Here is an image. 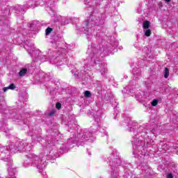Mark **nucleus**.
<instances>
[{
    "label": "nucleus",
    "instance_id": "39448f33",
    "mask_svg": "<svg viewBox=\"0 0 178 178\" xmlns=\"http://www.w3.org/2000/svg\"><path fill=\"white\" fill-rule=\"evenodd\" d=\"M62 41H63L62 37L59 38L56 36L54 38V40L51 42L53 48L56 50L53 51V55H49L50 62H52L54 59L61 60V62H65V60H66V50L61 47Z\"/></svg>",
    "mask_w": 178,
    "mask_h": 178
},
{
    "label": "nucleus",
    "instance_id": "c9c22d12",
    "mask_svg": "<svg viewBox=\"0 0 178 178\" xmlns=\"http://www.w3.org/2000/svg\"><path fill=\"white\" fill-rule=\"evenodd\" d=\"M88 154H89V155H91V154L90 152Z\"/></svg>",
    "mask_w": 178,
    "mask_h": 178
},
{
    "label": "nucleus",
    "instance_id": "5701e85b",
    "mask_svg": "<svg viewBox=\"0 0 178 178\" xmlns=\"http://www.w3.org/2000/svg\"><path fill=\"white\" fill-rule=\"evenodd\" d=\"M75 138H69V140H68V142H69V143H72V141H73V144H76V142L77 141V140H75Z\"/></svg>",
    "mask_w": 178,
    "mask_h": 178
},
{
    "label": "nucleus",
    "instance_id": "72a5a7b5",
    "mask_svg": "<svg viewBox=\"0 0 178 178\" xmlns=\"http://www.w3.org/2000/svg\"><path fill=\"white\" fill-rule=\"evenodd\" d=\"M131 124V121H130V122H129V124Z\"/></svg>",
    "mask_w": 178,
    "mask_h": 178
},
{
    "label": "nucleus",
    "instance_id": "7c9ffc66",
    "mask_svg": "<svg viewBox=\"0 0 178 178\" xmlns=\"http://www.w3.org/2000/svg\"><path fill=\"white\" fill-rule=\"evenodd\" d=\"M165 2H170L171 0H164Z\"/></svg>",
    "mask_w": 178,
    "mask_h": 178
},
{
    "label": "nucleus",
    "instance_id": "9b49d317",
    "mask_svg": "<svg viewBox=\"0 0 178 178\" xmlns=\"http://www.w3.org/2000/svg\"><path fill=\"white\" fill-rule=\"evenodd\" d=\"M72 73L76 79H80V77L84 74V72H79L76 69L73 70Z\"/></svg>",
    "mask_w": 178,
    "mask_h": 178
},
{
    "label": "nucleus",
    "instance_id": "dca6fc26",
    "mask_svg": "<svg viewBox=\"0 0 178 178\" xmlns=\"http://www.w3.org/2000/svg\"><path fill=\"white\" fill-rule=\"evenodd\" d=\"M159 102V99H154L152 100V102H151L152 104V106H156V105H158V103Z\"/></svg>",
    "mask_w": 178,
    "mask_h": 178
},
{
    "label": "nucleus",
    "instance_id": "393cba45",
    "mask_svg": "<svg viewBox=\"0 0 178 178\" xmlns=\"http://www.w3.org/2000/svg\"><path fill=\"white\" fill-rule=\"evenodd\" d=\"M167 178H173V175L172 173H168L167 175Z\"/></svg>",
    "mask_w": 178,
    "mask_h": 178
},
{
    "label": "nucleus",
    "instance_id": "423d86ee",
    "mask_svg": "<svg viewBox=\"0 0 178 178\" xmlns=\"http://www.w3.org/2000/svg\"><path fill=\"white\" fill-rule=\"evenodd\" d=\"M24 49L27 51L29 55L33 58L34 62H38L41 60L42 62H45L48 60L47 59V56L42 55V53L40 49H35L34 47V43L30 40H26L24 45Z\"/></svg>",
    "mask_w": 178,
    "mask_h": 178
},
{
    "label": "nucleus",
    "instance_id": "7ed1b4c3",
    "mask_svg": "<svg viewBox=\"0 0 178 178\" xmlns=\"http://www.w3.org/2000/svg\"><path fill=\"white\" fill-rule=\"evenodd\" d=\"M58 154H54V150L49 152V154H41L36 155L33 153H30L26 155V159L22 163L23 168H27L31 166L37 169L39 173H42L44 169L47 168V163L49 159H55Z\"/></svg>",
    "mask_w": 178,
    "mask_h": 178
},
{
    "label": "nucleus",
    "instance_id": "1a4fd4ad",
    "mask_svg": "<svg viewBox=\"0 0 178 178\" xmlns=\"http://www.w3.org/2000/svg\"><path fill=\"white\" fill-rule=\"evenodd\" d=\"M0 159L4 162H8L12 165V159L10 158V152L8 146H1L0 145Z\"/></svg>",
    "mask_w": 178,
    "mask_h": 178
},
{
    "label": "nucleus",
    "instance_id": "f257e3e1",
    "mask_svg": "<svg viewBox=\"0 0 178 178\" xmlns=\"http://www.w3.org/2000/svg\"><path fill=\"white\" fill-rule=\"evenodd\" d=\"M138 124L134 123L133 127H130L129 129V131L130 133H133L132 134V140L131 143H133L134 147V155L138 156L140 155V151L146 147H151V145H154V140L149 138L152 134H155L154 129H152L148 131V126H140L138 129Z\"/></svg>",
    "mask_w": 178,
    "mask_h": 178
},
{
    "label": "nucleus",
    "instance_id": "aec40b11",
    "mask_svg": "<svg viewBox=\"0 0 178 178\" xmlns=\"http://www.w3.org/2000/svg\"><path fill=\"white\" fill-rule=\"evenodd\" d=\"M51 32H52V28L48 27L46 29V35H49V34H51Z\"/></svg>",
    "mask_w": 178,
    "mask_h": 178
},
{
    "label": "nucleus",
    "instance_id": "473e14b6",
    "mask_svg": "<svg viewBox=\"0 0 178 178\" xmlns=\"http://www.w3.org/2000/svg\"><path fill=\"white\" fill-rule=\"evenodd\" d=\"M18 8H22V6H19Z\"/></svg>",
    "mask_w": 178,
    "mask_h": 178
},
{
    "label": "nucleus",
    "instance_id": "f704fd0d",
    "mask_svg": "<svg viewBox=\"0 0 178 178\" xmlns=\"http://www.w3.org/2000/svg\"><path fill=\"white\" fill-rule=\"evenodd\" d=\"M101 58H104V56H102Z\"/></svg>",
    "mask_w": 178,
    "mask_h": 178
},
{
    "label": "nucleus",
    "instance_id": "f3484780",
    "mask_svg": "<svg viewBox=\"0 0 178 178\" xmlns=\"http://www.w3.org/2000/svg\"><path fill=\"white\" fill-rule=\"evenodd\" d=\"M143 27V29H148L149 27V22H148V21L144 22Z\"/></svg>",
    "mask_w": 178,
    "mask_h": 178
},
{
    "label": "nucleus",
    "instance_id": "6ab92c4d",
    "mask_svg": "<svg viewBox=\"0 0 178 178\" xmlns=\"http://www.w3.org/2000/svg\"><path fill=\"white\" fill-rule=\"evenodd\" d=\"M84 97H86V98H90V97H91V92L88 90L85 91Z\"/></svg>",
    "mask_w": 178,
    "mask_h": 178
},
{
    "label": "nucleus",
    "instance_id": "ddd939ff",
    "mask_svg": "<svg viewBox=\"0 0 178 178\" xmlns=\"http://www.w3.org/2000/svg\"><path fill=\"white\" fill-rule=\"evenodd\" d=\"M26 74H27V68H22L19 72V76L20 77H23L26 76Z\"/></svg>",
    "mask_w": 178,
    "mask_h": 178
},
{
    "label": "nucleus",
    "instance_id": "c85d7f7f",
    "mask_svg": "<svg viewBox=\"0 0 178 178\" xmlns=\"http://www.w3.org/2000/svg\"><path fill=\"white\" fill-rule=\"evenodd\" d=\"M23 10H24L23 8L19 10V12H23Z\"/></svg>",
    "mask_w": 178,
    "mask_h": 178
},
{
    "label": "nucleus",
    "instance_id": "bb28decb",
    "mask_svg": "<svg viewBox=\"0 0 178 178\" xmlns=\"http://www.w3.org/2000/svg\"><path fill=\"white\" fill-rule=\"evenodd\" d=\"M54 113H55V112H51L49 115V116H52V115H54Z\"/></svg>",
    "mask_w": 178,
    "mask_h": 178
},
{
    "label": "nucleus",
    "instance_id": "e433bc0d",
    "mask_svg": "<svg viewBox=\"0 0 178 178\" xmlns=\"http://www.w3.org/2000/svg\"><path fill=\"white\" fill-rule=\"evenodd\" d=\"M78 138H79V136H77Z\"/></svg>",
    "mask_w": 178,
    "mask_h": 178
},
{
    "label": "nucleus",
    "instance_id": "4468645a",
    "mask_svg": "<svg viewBox=\"0 0 178 178\" xmlns=\"http://www.w3.org/2000/svg\"><path fill=\"white\" fill-rule=\"evenodd\" d=\"M132 72L134 77L137 78V76H140V70L138 68H134Z\"/></svg>",
    "mask_w": 178,
    "mask_h": 178
},
{
    "label": "nucleus",
    "instance_id": "2f4dec72",
    "mask_svg": "<svg viewBox=\"0 0 178 178\" xmlns=\"http://www.w3.org/2000/svg\"><path fill=\"white\" fill-rule=\"evenodd\" d=\"M57 65H58V66H60L62 64L57 63Z\"/></svg>",
    "mask_w": 178,
    "mask_h": 178
},
{
    "label": "nucleus",
    "instance_id": "9d476101",
    "mask_svg": "<svg viewBox=\"0 0 178 178\" xmlns=\"http://www.w3.org/2000/svg\"><path fill=\"white\" fill-rule=\"evenodd\" d=\"M92 133H95V131H93L92 132L88 130L83 131V134L81 136V140H92Z\"/></svg>",
    "mask_w": 178,
    "mask_h": 178
},
{
    "label": "nucleus",
    "instance_id": "a878e982",
    "mask_svg": "<svg viewBox=\"0 0 178 178\" xmlns=\"http://www.w3.org/2000/svg\"><path fill=\"white\" fill-rule=\"evenodd\" d=\"M8 90H9V88H8V87H4V88H3V91L4 92H6Z\"/></svg>",
    "mask_w": 178,
    "mask_h": 178
},
{
    "label": "nucleus",
    "instance_id": "4be33fe9",
    "mask_svg": "<svg viewBox=\"0 0 178 178\" xmlns=\"http://www.w3.org/2000/svg\"><path fill=\"white\" fill-rule=\"evenodd\" d=\"M8 87V90H15L16 88V86H15V84L11 83Z\"/></svg>",
    "mask_w": 178,
    "mask_h": 178
},
{
    "label": "nucleus",
    "instance_id": "0eeeda50",
    "mask_svg": "<svg viewBox=\"0 0 178 178\" xmlns=\"http://www.w3.org/2000/svg\"><path fill=\"white\" fill-rule=\"evenodd\" d=\"M106 161L109 163L111 168V177L119 178V168L122 165V160L117 155L110 154L106 157Z\"/></svg>",
    "mask_w": 178,
    "mask_h": 178
},
{
    "label": "nucleus",
    "instance_id": "412c9836",
    "mask_svg": "<svg viewBox=\"0 0 178 178\" xmlns=\"http://www.w3.org/2000/svg\"><path fill=\"white\" fill-rule=\"evenodd\" d=\"M145 35H146V37H149V35H151V30L147 29L145 31Z\"/></svg>",
    "mask_w": 178,
    "mask_h": 178
},
{
    "label": "nucleus",
    "instance_id": "6e6552de",
    "mask_svg": "<svg viewBox=\"0 0 178 178\" xmlns=\"http://www.w3.org/2000/svg\"><path fill=\"white\" fill-rule=\"evenodd\" d=\"M9 149L11 152H17V151H26V152H30L33 149V145H29L24 140H18L15 143H12L9 146Z\"/></svg>",
    "mask_w": 178,
    "mask_h": 178
},
{
    "label": "nucleus",
    "instance_id": "a211bd4d",
    "mask_svg": "<svg viewBox=\"0 0 178 178\" xmlns=\"http://www.w3.org/2000/svg\"><path fill=\"white\" fill-rule=\"evenodd\" d=\"M164 77L165 79H168L169 77V69L165 68L164 70Z\"/></svg>",
    "mask_w": 178,
    "mask_h": 178
},
{
    "label": "nucleus",
    "instance_id": "2eb2a0df",
    "mask_svg": "<svg viewBox=\"0 0 178 178\" xmlns=\"http://www.w3.org/2000/svg\"><path fill=\"white\" fill-rule=\"evenodd\" d=\"M129 90V86H127L123 90L122 92H124V94H131L133 92V90Z\"/></svg>",
    "mask_w": 178,
    "mask_h": 178
},
{
    "label": "nucleus",
    "instance_id": "b1692460",
    "mask_svg": "<svg viewBox=\"0 0 178 178\" xmlns=\"http://www.w3.org/2000/svg\"><path fill=\"white\" fill-rule=\"evenodd\" d=\"M62 104H60V103H56V107L57 109H59L60 108H61Z\"/></svg>",
    "mask_w": 178,
    "mask_h": 178
},
{
    "label": "nucleus",
    "instance_id": "f8f14e48",
    "mask_svg": "<svg viewBox=\"0 0 178 178\" xmlns=\"http://www.w3.org/2000/svg\"><path fill=\"white\" fill-rule=\"evenodd\" d=\"M95 125L97 127V130H99V126H101V118L98 116H95Z\"/></svg>",
    "mask_w": 178,
    "mask_h": 178
},
{
    "label": "nucleus",
    "instance_id": "c756f323",
    "mask_svg": "<svg viewBox=\"0 0 178 178\" xmlns=\"http://www.w3.org/2000/svg\"><path fill=\"white\" fill-rule=\"evenodd\" d=\"M104 135H105V136H108V132L104 131Z\"/></svg>",
    "mask_w": 178,
    "mask_h": 178
},
{
    "label": "nucleus",
    "instance_id": "f03ea898",
    "mask_svg": "<svg viewBox=\"0 0 178 178\" xmlns=\"http://www.w3.org/2000/svg\"><path fill=\"white\" fill-rule=\"evenodd\" d=\"M110 44L108 43L106 48L101 44H93L88 47L87 54H89L88 57V66H96L100 65L99 72L102 76H106L108 70L106 68V64L101 62V56L102 54L112 53V51L118 47V42L110 41Z\"/></svg>",
    "mask_w": 178,
    "mask_h": 178
},
{
    "label": "nucleus",
    "instance_id": "cd10ccee",
    "mask_svg": "<svg viewBox=\"0 0 178 178\" xmlns=\"http://www.w3.org/2000/svg\"><path fill=\"white\" fill-rule=\"evenodd\" d=\"M134 47H135V48H137V49H138V45H137V44H134Z\"/></svg>",
    "mask_w": 178,
    "mask_h": 178
},
{
    "label": "nucleus",
    "instance_id": "20e7f679",
    "mask_svg": "<svg viewBox=\"0 0 178 178\" xmlns=\"http://www.w3.org/2000/svg\"><path fill=\"white\" fill-rule=\"evenodd\" d=\"M104 23V19L102 15L97 16L95 14H92L88 17L87 22L83 26V33L86 35L87 39L90 41L92 38V35L99 37L98 33H95V26H102Z\"/></svg>",
    "mask_w": 178,
    "mask_h": 178
}]
</instances>
